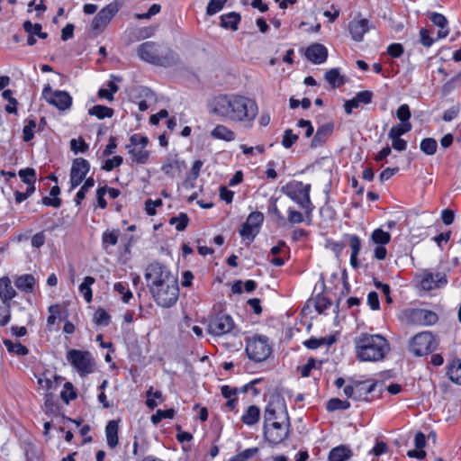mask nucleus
I'll list each match as a JSON object with an SVG mask.
<instances>
[{"label": "nucleus", "instance_id": "obj_20", "mask_svg": "<svg viewBox=\"0 0 461 461\" xmlns=\"http://www.w3.org/2000/svg\"><path fill=\"white\" fill-rule=\"evenodd\" d=\"M333 130L334 124L332 122H327L320 126L311 141V147L317 148L322 146L332 134Z\"/></svg>", "mask_w": 461, "mask_h": 461}, {"label": "nucleus", "instance_id": "obj_9", "mask_svg": "<svg viewBox=\"0 0 461 461\" xmlns=\"http://www.w3.org/2000/svg\"><path fill=\"white\" fill-rule=\"evenodd\" d=\"M438 343L429 331L420 332L411 338L409 345L410 351L417 356H426L437 349Z\"/></svg>", "mask_w": 461, "mask_h": 461}, {"label": "nucleus", "instance_id": "obj_36", "mask_svg": "<svg viewBox=\"0 0 461 461\" xmlns=\"http://www.w3.org/2000/svg\"><path fill=\"white\" fill-rule=\"evenodd\" d=\"M371 240L377 245L384 246L390 242L391 235L382 229H375L371 234Z\"/></svg>", "mask_w": 461, "mask_h": 461}, {"label": "nucleus", "instance_id": "obj_52", "mask_svg": "<svg viewBox=\"0 0 461 461\" xmlns=\"http://www.w3.org/2000/svg\"><path fill=\"white\" fill-rule=\"evenodd\" d=\"M263 221H264V214L262 212L257 211V212H251L248 216L246 222L249 223V225L253 226L254 228H257L258 230H259L261 224L263 223Z\"/></svg>", "mask_w": 461, "mask_h": 461}, {"label": "nucleus", "instance_id": "obj_31", "mask_svg": "<svg viewBox=\"0 0 461 461\" xmlns=\"http://www.w3.org/2000/svg\"><path fill=\"white\" fill-rule=\"evenodd\" d=\"M129 154L131 156L132 162L138 164H146L149 158V151L140 147L137 149L136 147L128 149Z\"/></svg>", "mask_w": 461, "mask_h": 461}, {"label": "nucleus", "instance_id": "obj_64", "mask_svg": "<svg viewBox=\"0 0 461 461\" xmlns=\"http://www.w3.org/2000/svg\"><path fill=\"white\" fill-rule=\"evenodd\" d=\"M387 53L392 58H399L403 54V47L400 43L390 44L387 48Z\"/></svg>", "mask_w": 461, "mask_h": 461}, {"label": "nucleus", "instance_id": "obj_48", "mask_svg": "<svg viewBox=\"0 0 461 461\" xmlns=\"http://www.w3.org/2000/svg\"><path fill=\"white\" fill-rule=\"evenodd\" d=\"M175 415L174 409H167L165 411L158 410L155 414L151 416V421L153 424L159 423L163 419H173Z\"/></svg>", "mask_w": 461, "mask_h": 461}, {"label": "nucleus", "instance_id": "obj_30", "mask_svg": "<svg viewBox=\"0 0 461 461\" xmlns=\"http://www.w3.org/2000/svg\"><path fill=\"white\" fill-rule=\"evenodd\" d=\"M88 113L90 115L96 116L98 119L102 120L104 118H111L113 115L114 111L113 108L101 104H96L88 110Z\"/></svg>", "mask_w": 461, "mask_h": 461}, {"label": "nucleus", "instance_id": "obj_49", "mask_svg": "<svg viewBox=\"0 0 461 461\" xmlns=\"http://www.w3.org/2000/svg\"><path fill=\"white\" fill-rule=\"evenodd\" d=\"M227 1L228 0H210L206 7V14L210 16L217 14L223 8Z\"/></svg>", "mask_w": 461, "mask_h": 461}, {"label": "nucleus", "instance_id": "obj_16", "mask_svg": "<svg viewBox=\"0 0 461 461\" xmlns=\"http://www.w3.org/2000/svg\"><path fill=\"white\" fill-rule=\"evenodd\" d=\"M411 322L419 325H431L438 321V315L426 309H412L410 312Z\"/></svg>", "mask_w": 461, "mask_h": 461}, {"label": "nucleus", "instance_id": "obj_19", "mask_svg": "<svg viewBox=\"0 0 461 461\" xmlns=\"http://www.w3.org/2000/svg\"><path fill=\"white\" fill-rule=\"evenodd\" d=\"M348 30L351 35V38L355 41H362L365 33H366L369 30L368 27V20L366 19H353L348 23Z\"/></svg>", "mask_w": 461, "mask_h": 461}, {"label": "nucleus", "instance_id": "obj_42", "mask_svg": "<svg viewBox=\"0 0 461 461\" xmlns=\"http://www.w3.org/2000/svg\"><path fill=\"white\" fill-rule=\"evenodd\" d=\"M189 218L185 212H180L178 216L171 217L169 219V224H176V229L178 231H183L187 227Z\"/></svg>", "mask_w": 461, "mask_h": 461}, {"label": "nucleus", "instance_id": "obj_37", "mask_svg": "<svg viewBox=\"0 0 461 461\" xmlns=\"http://www.w3.org/2000/svg\"><path fill=\"white\" fill-rule=\"evenodd\" d=\"M447 375L452 382L461 385V359H457L450 366Z\"/></svg>", "mask_w": 461, "mask_h": 461}, {"label": "nucleus", "instance_id": "obj_33", "mask_svg": "<svg viewBox=\"0 0 461 461\" xmlns=\"http://www.w3.org/2000/svg\"><path fill=\"white\" fill-rule=\"evenodd\" d=\"M4 345L9 352L15 353L17 356H26L29 349L20 342H13L11 339H5Z\"/></svg>", "mask_w": 461, "mask_h": 461}, {"label": "nucleus", "instance_id": "obj_11", "mask_svg": "<svg viewBox=\"0 0 461 461\" xmlns=\"http://www.w3.org/2000/svg\"><path fill=\"white\" fill-rule=\"evenodd\" d=\"M290 420L285 402L279 396L272 397L264 411V424Z\"/></svg>", "mask_w": 461, "mask_h": 461}, {"label": "nucleus", "instance_id": "obj_46", "mask_svg": "<svg viewBox=\"0 0 461 461\" xmlns=\"http://www.w3.org/2000/svg\"><path fill=\"white\" fill-rule=\"evenodd\" d=\"M61 399L66 402L68 403L70 401H73L77 398V393L74 390V386L70 382H67L64 384V389L61 392Z\"/></svg>", "mask_w": 461, "mask_h": 461}, {"label": "nucleus", "instance_id": "obj_53", "mask_svg": "<svg viewBox=\"0 0 461 461\" xmlns=\"http://www.w3.org/2000/svg\"><path fill=\"white\" fill-rule=\"evenodd\" d=\"M37 126V123L34 120H29L27 124L23 127V139L24 141L28 142L32 140L34 137V130Z\"/></svg>", "mask_w": 461, "mask_h": 461}, {"label": "nucleus", "instance_id": "obj_3", "mask_svg": "<svg viewBox=\"0 0 461 461\" xmlns=\"http://www.w3.org/2000/svg\"><path fill=\"white\" fill-rule=\"evenodd\" d=\"M140 59L161 67H171L178 63L177 54L169 48H163L154 41L141 43L137 49Z\"/></svg>", "mask_w": 461, "mask_h": 461}, {"label": "nucleus", "instance_id": "obj_51", "mask_svg": "<svg viewBox=\"0 0 461 461\" xmlns=\"http://www.w3.org/2000/svg\"><path fill=\"white\" fill-rule=\"evenodd\" d=\"M298 135L294 134L291 129H287L284 132L282 145L285 149H290L297 140Z\"/></svg>", "mask_w": 461, "mask_h": 461}, {"label": "nucleus", "instance_id": "obj_45", "mask_svg": "<svg viewBox=\"0 0 461 461\" xmlns=\"http://www.w3.org/2000/svg\"><path fill=\"white\" fill-rule=\"evenodd\" d=\"M259 230L254 228L249 225L246 221L242 224L241 229L240 230V234L242 238L248 239L250 241H253L256 235L258 233Z\"/></svg>", "mask_w": 461, "mask_h": 461}, {"label": "nucleus", "instance_id": "obj_6", "mask_svg": "<svg viewBox=\"0 0 461 461\" xmlns=\"http://www.w3.org/2000/svg\"><path fill=\"white\" fill-rule=\"evenodd\" d=\"M144 277L149 291L157 286H163L166 282L172 283L177 279L164 265L158 262L151 263L147 267Z\"/></svg>", "mask_w": 461, "mask_h": 461}, {"label": "nucleus", "instance_id": "obj_22", "mask_svg": "<svg viewBox=\"0 0 461 461\" xmlns=\"http://www.w3.org/2000/svg\"><path fill=\"white\" fill-rule=\"evenodd\" d=\"M17 293L12 286L11 279L8 276L0 278V298L3 303L11 304L12 299L16 296Z\"/></svg>", "mask_w": 461, "mask_h": 461}, {"label": "nucleus", "instance_id": "obj_13", "mask_svg": "<svg viewBox=\"0 0 461 461\" xmlns=\"http://www.w3.org/2000/svg\"><path fill=\"white\" fill-rule=\"evenodd\" d=\"M42 97L60 111H66L72 105V97L67 91H52L50 85L44 86Z\"/></svg>", "mask_w": 461, "mask_h": 461}, {"label": "nucleus", "instance_id": "obj_63", "mask_svg": "<svg viewBox=\"0 0 461 461\" xmlns=\"http://www.w3.org/2000/svg\"><path fill=\"white\" fill-rule=\"evenodd\" d=\"M431 22L438 27L443 28L447 26V18L438 13H431L429 16Z\"/></svg>", "mask_w": 461, "mask_h": 461}, {"label": "nucleus", "instance_id": "obj_62", "mask_svg": "<svg viewBox=\"0 0 461 461\" xmlns=\"http://www.w3.org/2000/svg\"><path fill=\"white\" fill-rule=\"evenodd\" d=\"M460 112L459 104H455L447 111L444 112L442 119L445 122H451L454 120Z\"/></svg>", "mask_w": 461, "mask_h": 461}, {"label": "nucleus", "instance_id": "obj_61", "mask_svg": "<svg viewBox=\"0 0 461 461\" xmlns=\"http://www.w3.org/2000/svg\"><path fill=\"white\" fill-rule=\"evenodd\" d=\"M420 43L426 48H429L434 43L435 40L430 37L429 31L426 28H421L420 30Z\"/></svg>", "mask_w": 461, "mask_h": 461}, {"label": "nucleus", "instance_id": "obj_14", "mask_svg": "<svg viewBox=\"0 0 461 461\" xmlns=\"http://www.w3.org/2000/svg\"><path fill=\"white\" fill-rule=\"evenodd\" d=\"M235 328L232 318L225 313H217L209 321L208 332L213 336L230 333Z\"/></svg>", "mask_w": 461, "mask_h": 461}, {"label": "nucleus", "instance_id": "obj_32", "mask_svg": "<svg viewBox=\"0 0 461 461\" xmlns=\"http://www.w3.org/2000/svg\"><path fill=\"white\" fill-rule=\"evenodd\" d=\"M185 166L184 161H179L177 158H167L161 167V170L167 176H173L172 170L177 169L179 172L182 170V167Z\"/></svg>", "mask_w": 461, "mask_h": 461}, {"label": "nucleus", "instance_id": "obj_38", "mask_svg": "<svg viewBox=\"0 0 461 461\" xmlns=\"http://www.w3.org/2000/svg\"><path fill=\"white\" fill-rule=\"evenodd\" d=\"M411 122H402L392 127L388 133V138L401 137L411 130Z\"/></svg>", "mask_w": 461, "mask_h": 461}, {"label": "nucleus", "instance_id": "obj_8", "mask_svg": "<svg viewBox=\"0 0 461 461\" xmlns=\"http://www.w3.org/2000/svg\"><path fill=\"white\" fill-rule=\"evenodd\" d=\"M290 427V420L263 424V438L268 445L276 446L288 438Z\"/></svg>", "mask_w": 461, "mask_h": 461}, {"label": "nucleus", "instance_id": "obj_24", "mask_svg": "<svg viewBox=\"0 0 461 461\" xmlns=\"http://www.w3.org/2000/svg\"><path fill=\"white\" fill-rule=\"evenodd\" d=\"M35 278L31 274H25L18 276L15 281V286L22 292L32 293L35 285Z\"/></svg>", "mask_w": 461, "mask_h": 461}, {"label": "nucleus", "instance_id": "obj_39", "mask_svg": "<svg viewBox=\"0 0 461 461\" xmlns=\"http://www.w3.org/2000/svg\"><path fill=\"white\" fill-rule=\"evenodd\" d=\"M350 407V402L347 400H340L339 398H331L327 402V411H335L338 410H348Z\"/></svg>", "mask_w": 461, "mask_h": 461}, {"label": "nucleus", "instance_id": "obj_54", "mask_svg": "<svg viewBox=\"0 0 461 461\" xmlns=\"http://www.w3.org/2000/svg\"><path fill=\"white\" fill-rule=\"evenodd\" d=\"M11 319V304L3 303L0 306V326L4 327L8 324Z\"/></svg>", "mask_w": 461, "mask_h": 461}, {"label": "nucleus", "instance_id": "obj_40", "mask_svg": "<svg viewBox=\"0 0 461 461\" xmlns=\"http://www.w3.org/2000/svg\"><path fill=\"white\" fill-rule=\"evenodd\" d=\"M95 185V179L93 177H88L86 179L84 185L80 187L79 191L77 193L75 203L77 205H80L82 200L85 199L86 193Z\"/></svg>", "mask_w": 461, "mask_h": 461}, {"label": "nucleus", "instance_id": "obj_23", "mask_svg": "<svg viewBox=\"0 0 461 461\" xmlns=\"http://www.w3.org/2000/svg\"><path fill=\"white\" fill-rule=\"evenodd\" d=\"M353 456L352 450L345 445L333 447L328 456L329 461H347Z\"/></svg>", "mask_w": 461, "mask_h": 461}, {"label": "nucleus", "instance_id": "obj_50", "mask_svg": "<svg viewBox=\"0 0 461 461\" xmlns=\"http://www.w3.org/2000/svg\"><path fill=\"white\" fill-rule=\"evenodd\" d=\"M118 236H119V231L115 230H113L112 231L104 232L102 237L104 248L106 249L107 245H112V246L116 245L117 241H118Z\"/></svg>", "mask_w": 461, "mask_h": 461}, {"label": "nucleus", "instance_id": "obj_5", "mask_svg": "<svg viewBox=\"0 0 461 461\" xmlns=\"http://www.w3.org/2000/svg\"><path fill=\"white\" fill-rule=\"evenodd\" d=\"M156 303L163 308H170L176 304L179 296L177 279L172 283L157 286L149 291Z\"/></svg>", "mask_w": 461, "mask_h": 461}, {"label": "nucleus", "instance_id": "obj_1", "mask_svg": "<svg viewBox=\"0 0 461 461\" xmlns=\"http://www.w3.org/2000/svg\"><path fill=\"white\" fill-rule=\"evenodd\" d=\"M210 113L232 122L251 123L258 113L256 102L237 95H220L210 103Z\"/></svg>", "mask_w": 461, "mask_h": 461}, {"label": "nucleus", "instance_id": "obj_27", "mask_svg": "<svg viewBox=\"0 0 461 461\" xmlns=\"http://www.w3.org/2000/svg\"><path fill=\"white\" fill-rule=\"evenodd\" d=\"M211 135L218 140L225 141H232L235 140L236 134L234 131L227 128L225 125H217L211 132Z\"/></svg>", "mask_w": 461, "mask_h": 461}, {"label": "nucleus", "instance_id": "obj_35", "mask_svg": "<svg viewBox=\"0 0 461 461\" xmlns=\"http://www.w3.org/2000/svg\"><path fill=\"white\" fill-rule=\"evenodd\" d=\"M325 79L331 85L332 87L342 86L345 81L339 74V68H331L325 73Z\"/></svg>", "mask_w": 461, "mask_h": 461}, {"label": "nucleus", "instance_id": "obj_28", "mask_svg": "<svg viewBox=\"0 0 461 461\" xmlns=\"http://www.w3.org/2000/svg\"><path fill=\"white\" fill-rule=\"evenodd\" d=\"M260 417V409L256 405H250L242 415L241 420L249 426H253L258 422Z\"/></svg>", "mask_w": 461, "mask_h": 461}, {"label": "nucleus", "instance_id": "obj_21", "mask_svg": "<svg viewBox=\"0 0 461 461\" xmlns=\"http://www.w3.org/2000/svg\"><path fill=\"white\" fill-rule=\"evenodd\" d=\"M354 381L356 401H368V394L373 393L376 387L377 382L372 381Z\"/></svg>", "mask_w": 461, "mask_h": 461}, {"label": "nucleus", "instance_id": "obj_43", "mask_svg": "<svg viewBox=\"0 0 461 461\" xmlns=\"http://www.w3.org/2000/svg\"><path fill=\"white\" fill-rule=\"evenodd\" d=\"M18 175L22 178L23 182L27 185H31V184H34L36 181V171L34 168L26 167L24 169H21Z\"/></svg>", "mask_w": 461, "mask_h": 461}, {"label": "nucleus", "instance_id": "obj_29", "mask_svg": "<svg viewBox=\"0 0 461 461\" xmlns=\"http://www.w3.org/2000/svg\"><path fill=\"white\" fill-rule=\"evenodd\" d=\"M437 280L434 279L432 275H428L421 280V286L425 290H431L434 287H438L442 285L447 284L446 276H440L439 275H436Z\"/></svg>", "mask_w": 461, "mask_h": 461}, {"label": "nucleus", "instance_id": "obj_60", "mask_svg": "<svg viewBox=\"0 0 461 461\" xmlns=\"http://www.w3.org/2000/svg\"><path fill=\"white\" fill-rule=\"evenodd\" d=\"M163 204L161 199H157L155 201L151 199H148L145 202V211L148 215H155L156 214V207L161 206Z\"/></svg>", "mask_w": 461, "mask_h": 461}, {"label": "nucleus", "instance_id": "obj_17", "mask_svg": "<svg viewBox=\"0 0 461 461\" xmlns=\"http://www.w3.org/2000/svg\"><path fill=\"white\" fill-rule=\"evenodd\" d=\"M305 57L313 64H322L327 60L328 50L321 43H313L306 49Z\"/></svg>", "mask_w": 461, "mask_h": 461}, {"label": "nucleus", "instance_id": "obj_7", "mask_svg": "<svg viewBox=\"0 0 461 461\" xmlns=\"http://www.w3.org/2000/svg\"><path fill=\"white\" fill-rule=\"evenodd\" d=\"M67 359L81 376L94 372L95 362L89 351L70 349L67 353Z\"/></svg>", "mask_w": 461, "mask_h": 461}, {"label": "nucleus", "instance_id": "obj_55", "mask_svg": "<svg viewBox=\"0 0 461 461\" xmlns=\"http://www.w3.org/2000/svg\"><path fill=\"white\" fill-rule=\"evenodd\" d=\"M331 305V302L324 295L318 294L315 298V309L319 313H322Z\"/></svg>", "mask_w": 461, "mask_h": 461}, {"label": "nucleus", "instance_id": "obj_59", "mask_svg": "<svg viewBox=\"0 0 461 461\" xmlns=\"http://www.w3.org/2000/svg\"><path fill=\"white\" fill-rule=\"evenodd\" d=\"M123 159L121 156H114L111 159H107L102 166V169L105 171H112L114 167L122 165Z\"/></svg>", "mask_w": 461, "mask_h": 461}, {"label": "nucleus", "instance_id": "obj_41", "mask_svg": "<svg viewBox=\"0 0 461 461\" xmlns=\"http://www.w3.org/2000/svg\"><path fill=\"white\" fill-rule=\"evenodd\" d=\"M420 150L426 155H434L437 151L438 143L433 138H425L420 141Z\"/></svg>", "mask_w": 461, "mask_h": 461}, {"label": "nucleus", "instance_id": "obj_15", "mask_svg": "<svg viewBox=\"0 0 461 461\" xmlns=\"http://www.w3.org/2000/svg\"><path fill=\"white\" fill-rule=\"evenodd\" d=\"M90 170L89 162L83 158H77L72 162L70 169L71 189L78 186Z\"/></svg>", "mask_w": 461, "mask_h": 461}, {"label": "nucleus", "instance_id": "obj_12", "mask_svg": "<svg viewBox=\"0 0 461 461\" xmlns=\"http://www.w3.org/2000/svg\"><path fill=\"white\" fill-rule=\"evenodd\" d=\"M123 4V0H114L113 2L102 8L92 20V30L103 32L113 18V16L122 7Z\"/></svg>", "mask_w": 461, "mask_h": 461}, {"label": "nucleus", "instance_id": "obj_26", "mask_svg": "<svg viewBox=\"0 0 461 461\" xmlns=\"http://www.w3.org/2000/svg\"><path fill=\"white\" fill-rule=\"evenodd\" d=\"M118 422L116 420L108 421L105 427V434L107 445L111 448H114L118 445Z\"/></svg>", "mask_w": 461, "mask_h": 461}, {"label": "nucleus", "instance_id": "obj_18", "mask_svg": "<svg viewBox=\"0 0 461 461\" xmlns=\"http://www.w3.org/2000/svg\"><path fill=\"white\" fill-rule=\"evenodd\" d=\"M373 97V93L368 90L361 91L356 95L350 100H348L344 104L345 112L348 114L352 113V110L355 108H358L361 104H368L371 103Z\"/></svg>", "mask_w": 461, "mask_h": 461}, {"label": "nucleus", "instance_id": "obj_10", "mask_svg": "<svg viewBox=\"0 0 461 461\" xmlns=\"http://www.w3.org/2000/svg\"><path fill=\"white\" fill-rule=\"evenodd\" d=\"M272 348L266 336H255L247 342L246 353L248 357L255 362L266 360L270 356Z\"/></svg>", "mask_w": 461, "mask_h": 461}, {"label": "nucleus", "instance_id": "obj_34", "mask_svg": "<svg viewBox=\"0 0 461 461\" xmlns=\"http://www.w3.org/2000/svg\"><path fill=\"white\" fill-rule=\"evenodd\" d=\"M95 278L93 276H86L84 281L79 285V290L83 294L85 300L87 303L92 301L93 294L91 285L95 283Z\"/></svg>", "mask_w": 461, "mask_h": 461}, {"label": "nucleus", "instance_id": "obj_25", "mask_svg": "<svg viewBox=\"0 0 461 461\" xmlns=\"http://www.w3.org/2000/svg\"><path fill=\"white\" fill-rule=\"evenodd\" d=\"M221 26L225 29H230L232 31L238 30V25L241 20V16L239 13L230 12L226 14H222L220 17Z\"/></svg>", "mask_w": 461, "mask_h": 461}, {"label": "nucleus", "instance_id": "obj_44", "mask_svg": "<svg viewBox=\"0 0 461 461\" xmlns=\"http://www.w3.org/2000/svg\"><path fill=\"white\" fill-rule=\"evenodd\" d=\"M111 316L103 308H98L94 314V322L96 325L107 326L110 322Z\"/></svg>", "mask_w": 461, "mask_h": 461}, {"label": "nucleus", "instance_id": "obj_56", "mask_svg": "<svg viewBox=\"0 0 461 461\" xmlns=\"http://www.w3.org/2000/svg\"><path fill=\"white\" fill-rule=\"evenodd\" d=\"M113 288L116 292L122 294V300L123 303H129V301L132 297V293L129 289H127L126 285L123 283H115Z\"/></svg>", "mask_w": 461, "mask_h": 461}, {"label": "nucleus", "instance_id": "obj_57", "mask_svg": "<svg viewBox=\"0 0 461 461\" xmlns=\"http://www.w3.org/2000/svg\"><path fill=\"white\" fill-rule=\"evenodd\" d=\"M348 239L349 247L351 249V255L357 256L361 249V240L357 235H346Z\"/></svg>", "mask_w": 461, "mask_h": 461}, {"label": "nucleus", "instance_id": "obj_47", "mask_svg": "<svg viewBox=\"0 0 461 461\" xmlns=\"http://www.w3.org/2000/svg\"><path fill=\"white\" fill-rule=\"evenodd\" d=\"M148 144H149L148 137L135 133L131 136L130 143L126 145V149H130L131 147H137V146H140L142 149H145V147Z\"/></svg>", "mask_w": 461, "mask_h": 461}, {"label": "nucleus", "instance_id": "obj_4", "mask_svg": "<svg viewBox=\"0 0 461 461\" xmlns=\"http://www.w3.org/2000/svg\"><path fill=\"white\" fill-rule=\"evenodd\" d=\"M311 185L300 181H291L282 186L281 192L295 202L310 215L314 209L310 199Z\"/></svg>", "mask_w": 461, "mask_h": 461}, {"label": "nucleus", "instance_id": "obj_2", "mask_svg": "<svg viewBox=\"0 0 461 461\" xmlns=\"http://www.w3.org/2000/svg\"><path fill=\"white\" fill-rule=\"evenodd\" d=\"M357 358L361 361H380L390 351V345L381 335L361 333L356 339Z\"/></svg>", "mask_w": 461, "mask_h": 461}, {"label": "nucleus", "instance_id": "obj_58", "mask_svg": "<svg viewBox=\"0 0 461 461\" xmlns=\"http://www.w3.org/2000/svg\"><path fill=\"white\" fill-rule=\"evenodd\" d=\"M411 115L408 104H402L396 111V116L402 122H410Z\"/></svg>", "mask_w": 461, "mask_h": 461}]
</instances>
